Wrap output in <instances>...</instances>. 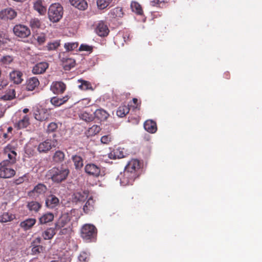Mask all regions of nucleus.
<instances>
[{
  "label": "nucleus",
  "instance_id": "obj_10",
  "mask_svg": "<svg viewBox=\"0 0 262 262\" xmlns=\"http://www.w3.org/2000/svg\"><path fill=\"white\" fill-rule=\"evenodd\" d=\"M141 163L140 161L137 159H133L130 160L125 167L124 170L133 172L135 174L139 175V170L141 168Z\"/></svg>",
  "mask_w": 262,
  "mask_h": 262
},
{
  "label": "nucleus",
  "instance_id": "obj_12",
  "mask_svg": "<svg viewBox=\"0 0 262 262\" xmlns=\"http://www.w3.org/2000/svg\"><path fill=\"white\" fill-rule=\"evenodd\" d=\"M34 118L39 121H43L48 120L50 116V113L46 108H37L34 112Z\"/></svg>",
  "mask_w": 262,
  "mask_h": 262
},
{
  "label": "nucleus",
  "instance_id": "obj_8",
  "mask_svg": "<svg viewBox=\"0 0 262 262\" xmlns=\"http://www.w3.org/2000/svg\"><path fill=\"white\" fill-rule=\"evenodd\" d=\"M59 58L62 63L63 68L66 71H69L75 66V60L67 56L66 52L61 53Z\"/></svg>",
  "mask_w": 262,
  "mask_h": 262
},
{
  "label": "nucleus",
  "instance_id": "obj_62",
  "mask_svg": "<svg viewBox=\"0 0 262 262\" xmlns=\"http://www.w3.org/2000/svg\"><path fill=\"white\" fill-rule=\"evenodd\" d=\"M151 3H152V5L155 6L156 5L159 4L160 3V1H159V0H154L153 1L151 2Z\"/></svg>",
  "mask_w": 262,
  "mask_h": 262
},
{
  "label": "nucleus",
  "instance_id": "obj_38",
  "mask_svg": "<svg viewBox=\"0 0 262 262\" xmlns=\"http://www.w3.org/2000/svg\"><path fill=\"white\" fill-rule=\"evenodd\" d=\"M130 7L133 12L136 13L137 15H141L143 11L141 6L136 2H132L130 4Z\"/></svg>",
  "mask_w": 262,
  "mask_h": 262
},
{
  "label": "nucleus",
  "instance_id": "obj_61",
  "mask_svg": "<svg viewBox=\"0 0 262 262\" xmlns=\"http://www.w3.org/2000/svg\"><path fill=\"white\" fill-rule=\"evenodd\" d=\"M224 76L225 78L228 79L230 78V73L229 72H226L224 74Z\"/></svg>",
  "mask_w": 262,
  "mask_h": 262
},
{
  "label": "nucleus",
  "instance_id": "obj_3",
  "mask_svg": "<svg viewBox=\"0 0 262 262\" xmlns=\"http://www.w3.org/2000/svg\"><path fill=\"white\" fill-rule=\"evenodd\" d=\"M63 13V8L59 3L52 4L48 10V17L53 23H57L62 17Z\"/></svg>",
  "mask_w": 262,
  "mask_h": 262
},
{
  "label": "nucleus",
  "instance_id": "obj_48",
  "mask_svg": "<svg viewBox=\"0 0 262 262\" xmlns=\"http://www.w3.org/2000/svg\"><path fill=\"white\" fill-rule=\"evenodd\" d=\"M30 26L32 29H38L41 26V22L38 18H34L30 20Z\"/></svg>",
  "mask_w": 262,
  "mask_h": 262
},
{
  "label": "nucleus",
  "instance_id": "obj_33",
  "mask_svg": "<svg viewBox=\"0 0 262 262\" xmlns=\"http://www.w3.org/2000/svg\"><path fill=\"white\" fill-rule=\"evenodd\" d=\"M78 82L80 83L78 85V88L80 90L83 91L93 90L92 84L89 81L83 79H79Z\"/></svg>",
  "mask_w": 262,
  "mask_h": 262
},
{
  "label": "nucleus",
  "instance_id": "obj_63",
  "mask_svg": "<svg viewBox=\"0 0 262 262\" xmlns=\"http://www.w3.org/2000/svg\"><path fill=\"white\" fill-rule=\"evenodd\" d=\"M23 112L24 113L26 114V113H27L29 112V109H28V108H24V109L23 110Z\"/></svg>",
  "mask_w": 262,
  "mask_h": 262
},
{
  "label": "nucleus",
  "instance_id": "obj_14",
  "mask_svg": "<svg viewBox=\"0 0 262 262\" xmlns=\"http://www.w3.org/2000/svg\"><path fill=\"white\" fill-rule=\"evenodd\" d=\"M66 89V85L62 81H54L50 86L51 91L55 94H62Z\"/></svg>",
  "mask_w": 262,
  "mask_h": 262
},
{
  "label": "nucleus",
  "instance_id": "obj_56",
  "mask_svg": "<svg viewBox=\"0 0 262 262\" xmlns=\"http://www.w3.org/2000/svg\"><path fill=\"white\" fill-rule=\"evenodd\" d=\"M27 177V174H25L24 176L19 177L14 180V183L16 185H19L23 183L25 181V178Z\"/></svg>",
  "mask_w": 262,
  "mask_h": 262
},
{
  "label": "nucleus",
  "instance_id": "obj_58",
  "mask_svg": "<svg viewBox=\"0 0 262 262\" xmlns=\"http://www.w3.org/2000/svg\"><path fill=\"white\" fill-rule=\"evenodd\" d=\"M8 81L7 79H2L0 80V90L5 88L8 84Z\"/></svg>",
  "mask_w": 262,
  "mask_h": 262
},
{
  "label": "nucleus",
  "instance_id": "obj_5",
  "mask_svg": "<svg viewBox=\"0 0 262 262\" xmlns=\"http://www.w3.org/2000/svg\"><path fill=\"white\" fill-rule=\"evenodd\" d=\"M57 144V141L56 139H47L38 144L37 149L39 153H47L55 147Z\"/></svg>",
  "mask_w": 262,
  "mask_h": 262
},
{
  "label": "nucleus",
  "instance_id": "obj_34",
  "mask_svg": "<svg viewBox=\"0 0 262 262\" xmlns=\"http://www.w3.org/2000/svg\"><path fill=\"white\" fill-rule=\"evenodd\" d=\"M15 218V215L13 214L5 212L0 216L1 223H7L11 222Z\"/></svg>",
  "mask_w": 262,
  "mask_h": 262
},
{
  "label": "nucleus",
  "instance_id": "obj_52",
  "mask_svg": "<svg viewBox=\"0 0 262 262\" xmlns=\"http://www.w3.org/2000/svg\"><path fill=\"white\" fill-rule=\"evenodd\" d=\"M31 249L32 254L36 255L40 253L42 250V246L40 245L33 246Z\"/></svg>",
  "mask_w": 262,
  "mask_h": 262
},
{
  "label": "nucleus",
  "instance_id": "obj_23",
  "mask_svg": "<svg viewBox=\"0 0 262 262\" xmlns=\"http://www.w3.org/2000/svg\"><path fill=\"white\" fill-rule=\"evenodd\" d=\"M124 14L121 7H116L112 9L108 13V15L112 19H115L123 17Z\"/></svg>",
  "mask_w": 262,
  "mask_h": 262
},
{
  "label": "nucleus",
  "instance_id": "obj_43",
  "mask_svg": "<svg viewBox=\"0 0 262 262\" xmlns=\"http://www.w3.org/2000/svg\"><path fill=\"white\" fill-rule=\"evenodd\" d=\"M35 40H36L38 45L43 44L46 41V35L43 33H36L34 35Z\"/></svg>",
  "mask_w": 262,
  "mask_h": 262
},
{
  "label": "nucleus",
  "instance_id": "obj_45",
  "mask_svg": "<svg viewBox=\"0 0 262 262\" xmlns=\"http://www.w3.org/2000/svg\"><path fill=\"white\" fill-rule=\"evenodd\" d=\"M101 130L100 126L94 125L90 127L87 130V134L89 136H93L99 133Z\"/></svg>",
  "mask_w": 262,
  "mask_h": 262
},
{
  "label": "nucleus",
  "instance_id": "obj_35",
  "mask_svg": "<svg viewBox=\"0 0 262 262\" xmlns=\"http://www.w3.org/2000/svg\"><path fill=\"white\" fill-rule=\"evenodd\" d=\"M30 124V119L28 115H25L17 123L18 129L26 128Z\"/></svg>",
  "mask_w": 262,
  "mask_h": 262
},
{
  "label": "nucleus",
  "instance_id": "obj_55",
  "mask_svg": "<svg viewBox=\"0 0 262 262\" xmlns=\"http://www.w3.org/2000/svg\"><path fill=\"white\" fill-rule=\"evenodd\" d=\"M60 231L59 232L60 235H63V234H69L71 231H72L71 228L70 227H63L61 229H60Z\"/></svg>",
  "mask_w": 262,
  "mask_h": 262
},
{
  "label": "nucleus",
  "instance_id": "obj_2",
  "mask_svg": "<svg viewBox=\"0 0 262 262\" xmlns=\"http://www.w3.org/2000/svg\"><path fill=\"white\" fill-rule=\"evenodd\" d=\"M70 171L68 168L63 167H53L49 171V176L52 180L55 183H60L64 181L69 175Z\"/></svg>",
  "mask_w": 262,
  "mask_h": 262
},
{
  "label": "nucleus",
  "instance_id": "obj_30",
  "mask_svg": "<svg viewBox=\"0 0 262 262\" xmlns=\"http://www.w3.org/2000/svg\"><path fill=\"white\" fill-rule=\"evenodd\" d=\"M124 157L123 151L120 148L115 149L108 154V157L111 159H120Z\"/></svg>",
  "mask_w": 262,
  "mask_h": 262
},
{
  "label": "nucleus",
  "instance_id": "obj_9",
  "mask_svg": "<svg viewBox=\"0 0 262 262\" xmlns=\"http://www.w3.org/2000/svg\"><path fill=\"white\" fill-rule=\"evenodd\" d=\"M84 171L87 174L95 178H98L101 174V168L100 166L93 163H89L85 165Z\"/></svg>",
  "mask_w": 262,
  "mask_h": 262
},
{
  "label": "nucleus",
  "instance_id": "obj_13",
  "mask_svg": "<svg viewBox=\"0 0 262 262\" xmlns=\"http://www.w3.org/2000/svg\"><path fill=\"white\" fill-rule=\"evenodd\" d=\"M17 15L16 12L11 8H6L0 11V18L5 20H12Z\"/></svg>",
  "mask_w": 262,
  "mask_h": 262
},
{
  "label": "nucleus",
  "instance_id": "obj_20",
  "mask_svg": "<svg viewBox=\"0 0 262 262\" xmlns=\"http://www.w3.org/2000/svg\"><path fill=\"white\" fill-rule=\"evenodd\" d=\"M59 203V200L57 197L53 194H50L46 199V206L51 209L56 207Z\"/></svg>",
  "mask_w": 262,
  "mask_h": 262
},
{
  "label": "nucleus",
  "instance_id": "obj_49",
  "mask_svg": "<svg viewBox=\"0 0 262 262\" xmlns=\"http://www.w3.org/2000/svg\"><path fill=\"white\" fill-rule=\"evenodd\" d=\"M13 60V58L12 56L6 55L3 56L1 59V62L5 65H8L10 64Z\"/></svg>",
  "mask_w": 262,
  "mask_h": 262
},
{
  "label": "nucleus",
  "instance_id": "obj_11",
  "mask_svg": "<svg viewBox=\"0 0 262 262\" xmlns=\"http://www.w3.org/2000/svg\"><path fill=\"white\" fill-rule=\"evenodd\" d=\"M4 154L7 156L8 159L4 160L7 161L10 164L13 165L16 162L17 154L11 145L7 146L4 149Z\"/></svg>",
  "mask_w": 262,
  "mask_h": 262
},
{
  "label": "nucleus",
  "instance_id": "obj_24",
  "mask_svg": "<svg viewBox=\"0 0 262 262\" xmlns=\"http://www.w3.org/2000/svg\"><path fill=\"white\" fill-rule=\"evenodd\" d=\"M36 220L34 218H29L25 221L21 222L20 227L24 230L30 229L36 223Z\"/></svg>",
  "mask_w": 262,
  "mask_h": 262
},
{
  "label": "nucleus",
  "instance_id": "obj_21",
  "mask_svg": "<svg viewBox=\"0 0 262 262\" xmlns=\"http://www.w3.org/2000/svg\"><path fill=\"white\" fill-rule=\"evenodd\" d=\"M33 8L40 15H45L47 11L43 0H33Z\"/></svg>",
  "mask_w": 262,
  "mask_h": 262
},
{
  "label": "nucleus",
  "instance_id": "obj_4",
  "mask_svg": "<svg viewBox=\"0 0 262 262\" xmlns=\"http://www.w3.org/2000/svg\"><path fill=\"white\" fill-rule=\"evenodd\" d=\"M7 161L0 162V178L10 179L15 175L16 171Z\"/></svg>",
  "mask_w": 262,
  "mask_h": 262
},
{
  "label": "nucleus",
  "instance_id": "obj_15",
  "mask_svg": "<svg viewBox=\"0 0 262 262\" xmlns=\"http://www.w3.org/2000/svg\"><path fill=\"white\" fill-rule=\"evenodd\" d=\"M94 120L96 122H102L105 121L109 117V114L103 108L97 109L93 113Z\"/></svg>",
  "mask_w": 262,
  "mask_h": 262
},
{
  "label": "nucleus",
  "instance_id": "obj_7",
  "mask_svg": "<svg viewBox=\"0 0 262 262\" xmlns=\"http://www.w3.org/2000/svg\"><path fill=\"white\" fill-rule=\"evenodd\" d=\"M138 177L139 174L124 170L120 178V183L123 186L132 185L135 180Z\"/></svg>",
  "mask_w": 262,
  "mask_h": 262
},
{
  "label": "nucleus",
  "instance_id": "obj_40",
  "mask_svg": "<svg viewBox=\"0 0 262 262\" xmlns=\"http://www.w3.org/2000/svg\"><path fill=\"white\" fill-rule=\"evenodd\" d=\"M80 119L86 122H90L94 120L93 114L88 113L86 112H82L79 115Z\"/></svg>",
  "mask_w": 262,
  "mask_h": 262
},
{
  "label": "nucleus",
  "instance_id": "obj_25",
  "mask_svg": "<svg viewBox=\"0 0 262 262\" xmlns=\"http://www.w3.org/2000/svg\"><path fill=\"white\" fill-rule=\"evenodd\" d=\"M69 2L71 5L81 10H84L88 7L85 0H69Z\"/></svg>",
  "mask_w": 262,
  "mask_h": 262
},
{
  "label": "nucleus",
  "instance_id": "obj_64",
  "mask_svg": "<svg viewBox=\"0 0 262 262\" xmlns=\"http://www.w3.org/2000/svg\"><path fill=\"white\" fill-rule=\"evenodd\" d=\"M12 130V128L11 127H9L8 128V132H11Z\"/></svg>",
  "mask_w": 262,
  "mask_h": 262
},
{
  "label": "nucleus",
  "instance_id": "obj_36",
  "mask_svg": "<svg viewBox=\"0 0 262 262\" xmlns=\"http://www.w3.org/2000/svg\"><path fill=\"white\" fill-rule=\"evenodd\" d=\"M129 110L128 106L121 105L118 108L116 114L119 117H124L129 113Z\"/></svg>",
  "mask_w": 262,
  "mask_h": 262
},
{
  "label": "nucleus",
  "instance_id": "obj_16",
  "mask_svg": "<svg viewBox=\"0 0 262 262\" xmlns=\"http://www.w3.org/2000/svg\"><path fill=\"white\" fill-rule=\"evenodd\" d=\"M49 67L46 62H40L36 63L32 68V72L34 74H41L45 73Z\"/></svg>",
  "mask_w": 262,
  "mask_h": 262
},
{
  "label": "nucleus",
  "instance_id": "obj_51",
  "mask_svg": "<svg viewBox=\"0 0 262 262\" xmlns=\"http://www.w3.org/2000/svg\"><path fill=\"white\" fill-rule=\"evenodd\" d=\"M57 124L55 122H51L48 125L47 129V132L48 133H53L57 129Z\"/></svg>",
  "mask_w": 262,
  "mask_h": 262
},
{
  "label": "nucleus",
  "instance_id": "obj_31",
  "mask_svg": "<svg viewBox=\"0 0 262 262\" xmlns=\"http://www.w3.org/2000/svg\"><path fill=\"white\" fill-rule=\"evenodd\" d=\"M54 214L50 212L43 214L39 219V222L40 224H45L52 222L54 219Z\"/></svg>",
  "mask_w": 262,
  "mask_h": 262
},
{
  "label": "nucleus",
  "instance_id": "obj_44",
  "mask_svg": "<svg viewBox=\"0 0 262 262\" xmlns=\"http://www.w3.org/2000/svg\"><path fill=\"white\" fill-rule=\"evenodd\" d=\"M113 0H97V5L100 10H103L107 8Z\"/></svg>",
  "mask_w": 262,
  "mask_h": 262
},
{
  "label": "nucleus",
  "instance_id": "obj_57",
  "mask_svg": "<svg viewBox=\"0 0 262 262\" xmlns=\"http://www.w3.org/2000/svg\"><path fill=\"white\" fill-rule=\"evenodd\" d=\"M79 50L80 51H92L93 49L92 47L90 46L86 45H81L80 46Z\"/></svg>",
  "mask_w": 262,
  "mask_h": 262
},
{
  "label": "nucleus",
  "instance_id": "obj_53",
  "mask_svg": "<svg viewBox=\"0 0 262 262\" xmlns=\"http://www.w3.org/2000/svg\"><path fill=\"white\" fill-rule=\"evenodd\" d=\"M112 140V137L110 135H105L101 137V142L103 144H108Z\"/></svg>",
  "mask_w": 262,
  "mask_h": 262
},
{
  "label": "nucleus",
  "instance_id": "obj_54",
  "mask_svg": "<svg viewBox=\"0 0 262 262\" xmlns=\"http://www.w3.org/2000/svg\"><path fill=\"white\" fill-rule=\"evenodd\" d=\"M15 92L14 90H12L11 95H5L2 97V99L5 100H10L13 99L15 97Z\"/></svg>",
  "mask_w": 262,
  "mask_h": 262
},
{
  "label": "nucleus",
  "instance_id": "obj_22",
  "mask_svg": "<svg viewBox=\"0 0 262 262\" xmlns=\"http://www.w3.org/2000/svg\"><path fill=\"white\" fill-rule=\"evenodd\" d=\"M89 196L88 190H79L73 194V199L75 202H82L85 201Z\"/></svg>",
  "mask_w": 262,
  "mask_h": 262
},
{
  "label": "nucleus",
  "instance_id": "obj_50",
  "mask_svg": "<svg viewBox=\"0 0 262 262\" xmlns=\"http://www.w3.org/2000/svg\"><path fill=\"white\" fill-rule=\"evenodd\" d=\"M78 259L80 262H88L89 260V255L85 252H82L78 256Z\"/></svg>",
  "mask_w": 262,
  "mask_h": 262
},
{
  "label": "nucleus",
  "instance_id": "obj_26",
  "mask_svg": "<svg viewBox=\"0 0 262 262\" xmlns=\"http://www.w3.org/2000/svg\"><path fill=\"white\" fill-rule=\"evenodd\" d=\"M144 127L145 129L150 133H155L157 130L156 122L151 120H146L144 124Z\"/></svg>",
  "mask_w": 262,
  "mask_h": 262
},
{
  "label": "nucleus",
  "instance_id": "obj_32",
  "mask_svg": "<svg viewBox=\"0 0 262 262\" xmlns=\"http://www.w3.org/2000/svg\"><path fill=\"white\" fill-rule=\"evenodd\" d=\"M65 158L64 153L61 150H57L53 156V161L57 163H60L64 161Z\"/></svg>",
  "mask_w": 262,
  "mask_h": 262
},
{
  "label": "nucleus",
  "instance_id": "obj_47",
  "mask_svg": "<svg viewBox=\"0 0 262 262\" xmlns=\"http://www.w3.org/2000/svg\"><path fill=\"white\" fill-rule=\"evenodd\" d=\"M78 43L77 42H67L64 45V47L67 52L72 51L77 48Z\"/></svg>",
  "mask_w": 262,
  "mask_h": 262
},
{
  "label": "nucleus",
  "instance_id": "obj_46",
  "mask_svg": "<svg viewBox=\"0 0 262 262\" xmlns=\"http://www.w3.org/2000/svg\"><path fill=\"white\" fill-rule=\"evenodd\" d=\"M60 45V40H56L52 42H48L46 46V48L48 51H53L56 50Z\"/></svg>",
  "mask_w": 262,
  "mask_h": 262
},
{
  "label": "nucleus",
  "instance_id": "obj_28",
  "mask_svg": "<svg viewBox=\"0 0 262 262\" xmlns=\"http://www.w3.org/2000/svg\"><path fill=\"white\" fill-rule=\"evenodd\" d=\"M69 222L70 219L68 215H62L56 222L55 228L56 229H61L66 226Z\"/></svg>",
  "mask_w": 262,
  "mask_h": 262
},
{
  "label": "nucleus",
  "instance_id": "obj_27",
  "mask_svg": "<svg viewBox=\"0 0 262 262\" xmlns=\"http://www.w3.org/2000/svg\"><path fill=\"white\" fill-rule=\"evenodd\" d=\"M69 99L68 95H66L62 98L57 97H53L51 99V103L55 106H59L66 103Z\"/></svg>",
  "mask_w": 262,
  "mask_h": 262
},
{
  "label": "nucleus",
  "instance_id": "obj_1",
  "mask_svg": "<svg viewBox=\"0 0 262 262\" xmlns=\"http://www.w3.org/2000/svg\"><path fill=\"white\" fill-rule=\"evenodd\" d=\"M97 229L92 224H84L81 228L80 235L86 242H94L96 239Z\"/></svg>",
  "mask_w": 262,
  "mask_h": 262
},
{
  "label": "nucleus",
  "instance_id": "obj_42",
  "mask_svg": "<svg viewBox=\"0 0 262 262\" xmlns=\"http://www.w3.org/2000/svg\"><path fill=\"white\" fill-rule=\"evenodd\" d=\"M27 207L30 210L37 212L40 209L41 205L38 202L32 201L28 203Z\"/></svg>",
  "mask_w": 262,
  "mask_h": 262
},
{
  "label": "nucleus",
  "instance_id": "obj_39",
  "mask_svg": "<svg viewBox=\"0 0 262 262\" xmlns=\"http://www.w3.org/2000/svg\"><path fill=\"white\" fill-rule=\"evenodd\" d=\"M72 159L76 169H80L82 167L83 165V159L80 156L74 155L72 157Z\"/></svg>",
  "mask_w": 262,
  "mask_h": 262
},
{
  "label": "nucleus",
  "instance_id": "obj_60",
  "mask_svg": "<svg viewBox=\"0 0 262 262\" xmlns=\"http://www.w3.org/2000/svg\"><path fill=\"white\" fill-rule=\"evenodd\" d=\"M50 262H70V261L69 259L61 258L60 260H53Z\"/></svg>",
  "mask_w": 262,
  "mask_h": 262
},
{
  "label": "nucleus",
  "instance_id": "obj_17",
  "mask_svg": "<svg viewBox=\"0 0 262 262\" xmlns=\"http://www.w3.org/2000/svg\"><path fill=\"white\" fill-rule=\"evenodd\" d=\"M95 30L96 33L101 37L106 36L110 32L107 26L103 21L98 23Z\"/></svg>",
  "mask_w": 262,
  "mask_h": 262
},
{
  "label": "nucleus",
  "instance_id": "obj_19",
  "mask_svg": "<svg viewBox=\"0 0 262 262\" xmlns=\"http://www.w3.org/2000/svg\"><path fill=\"white\" fill-rule=\"evenodd\" d=\"M39 83L37 78L35 77H31L26 81V89L28 91H32L38 86Z\"/></svg>",
  "mask_w": 262,
  "mask_h": 262
},
{
  "label": "nucleus",
  "instance_id": "obj_18",
  "mask_svg": "<svg viewBox=\"0 0 262 262\" xmlns=\"http://www.w3.org/2000/svg\"><path fill=\"white\" fill-rule=\"evenodd\" d=\"M9 76L10 80L15 84H19L23 81V74L20 71L14 70L10 73Z\"/></svg>",
  "mask_w": 262,
  "mask_h": 262
},
{
  "label": "nucleus",
  "instance_id": "obj_29",
  "mask_svg": "<svg viewBox=\"0 0 262 262\" xmlns=\"http://www.w3.org/2000/svg\"><path fill=\"white\" fill-rule=\"evenodd\" d=\"M95 200L92 196L89 198L83 207V210L85 213H89L94 209Z\"/></svg>",
  "mask_w": 262,
  "mask_h": 262
},
{
  "label": "nucleus",
  "instance_id": "obj_41",
  "mask_svg": "<svg viewBox=\"0 0 262 262\" xmlns=\"http://www.w3.org/2000/svg\"><path fill=\"white\" fill-rule=\"evenodd\" d=\"M47 189V188L45 185L39 183L34 187L32 192L37 194H43L46 192Z\"/></svg>",
  "mask_w": 262,
  "mask_h": 262
},
{
  "label": "nucleus",
  "instance_id": "obj_6",
  "mask_svg": "<svg viewBox=\"0 0 262 262\" xmlns=\"http://www.w3.org/2000/svg\"><path fill=\"white\" fill-rule=\"evenodd\" d=\"M13 31L15 36L23 38L28 37L31 34L30 29L24 25H16L13 27Z\"/></svg>",
  "mask_w": 262,
  "mask_h": 262
},
{
  "label": "nucleus",
  "instance_id": "obj_59",
  "mask_svg": "<svg viewBox=\"0 0 262 262\" xmlns=\"http://www.w3.org/2000/svg\"><path fill=\"white\" fill-rule=\"evenodd\" d=\"M133 102L134 104L135 105V106H134L135 108L140 110V105H141V102H138V100L137 98H134L133 99Z\"/></svg>",
  "mask_w": 262,
  "mask_h": 262
},
{
  "label": "nucleus",
  "instance_id": "obj_37",
  "mask_svg": "<svg viewBox=\"0 0 262 262\" xmlns=\"http://www.w3.org/2000/svg\"><path fill=\"white\" fill-rule=\"evenodd\" d=\"M56 232L54 228H49L42 232V236L46 240L51 239L53 238Z\"/></svg>",
  "mask_w": 262,
  "mask_h": 262
}]
</instances>
